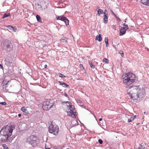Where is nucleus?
<instances>
[{
	"label": "nucleus",
	"instance_id": "obj_52",
	"mask_svg": "<svg viewBox=\"0 0 149 149\" xmlns=\"http://www.w3.org/2000/svg\"><path fill=\"white\" fill-rule=\"evenodd\" d=\"M113 15H114V16L115 17H117V15H116L115 13H114V14Z\"/></svg>",
	"mask_w": 149,
	"mask_h": 149
},
{
	"label": "nucleus",
	"instance_id": "obj_30",
	"mask_svg": "<svg viewBox=\"0 0 149 149\" xmlns=\"http://www.w3.org/2000/svg\"><path fill=\"white\" fill-rule=\"evenodd\" d=\"M111 27L114 30H116V25H112L111 26Z\"/></svg>",
	"mask_w": 149,
	"mask_h": 149
},
{
	"label": "nucleus",
	"instance_id": "obj_12",
	"mask_svg": "<svg viewBox=\"0 0 149 149\" xmlns=\"http://www.w3.org/2000/svg\"><path fill=\"white\" fill-rule=\"evenodd\" d=\"M145 143H141L139 144V149H144L145 148Z\"/></svg>",
	"mask_w": 149,
	"mask_h": 149
},
{
	"label": "nucleus",
	"instance_id": "obj_23",
	"mask_svg": "<svg viewBox=\"0 0 149 149\" xmlns=\"http://www.w3.org/2000/svg\"><path fill=\"white\" fill-rule=\"evenodd\" d=\"M89 63L91 68H95V65L93 64L91 62H89Z\"/></svg>",
	"mask_w": 149,
	"mask_h": 149
},
{
	"label": "nucleus",
	"instance_id": "obj_41",
	"mask_svg": "<svg viewBox=\"0 0 149 149\" xmlns=\"http://www.w3.org/2000/svg\"><path fill=\"white\" fill-rule=\"evenodd\" d=\"M106 43V47H107L108 46V42H105Z\"/></svg>",
	"mask_w": 149,
	"mask_h": 149
},
{
	"label": "nucleus",
	"instance_id": "obj_9",
	"mask_svg": "<svg viewBox=\"0 0 149 149\" xmlns=\"http://www.w3.org/2000/svg\"><path fill=\"white\" fill-rule=\"evenodd\" d=\"M56 18L57 20L64 21L67 26L69 24V20L66 17L62 15L58 16Z\"/></svg>",
	"mask_w": 149,
	"mask_h": 149
},
{
	"label": "nucleus",
	"instance_id": "obj_48",
	"mask_svg": "<svg viewBox=\"0 0 149 149\" xmlns=\"http://www.w3.org/2000/svg\"><path fill=\"white\" fill-rule=\"evenodd\" d=\"M21 116H22L21 114L20 113L18 114V116L19 117H20Z\"/></svg>",
	"mask_w": 149,
	"mask_h": 149
},
{
	"label": "nucleus",
	"instance_id": "obj_3",
	"mask_svg": "<svg viewBox=\"0 0 149 149\" xmlns=\"http://www.w3.org/2000/svg\"><path fill=\"white\" fill-rule=\"evenodd\" d=\"M26 142L33 147H36L39 144V140L37 136L34 135H31L27 138Z\"/></svg>",
	"mask_w": 149,
	"mask_h": 149
},
{
	"label": "nucleus",
	"instance_id": "obj_34",
	"mask_svg": "<svg viewBox=\"0 0 149 149\" xmlns=\"http://www.w3.org/2000/svg\"><path fill=\"white\" fill-rule=\"evenodd\" d=\"M61 42L64 43L66 42L67 41L65 40L62 39L61 40Z\"/></svg>",
	"mask_w": 149,
	"mask_h": 149
},
{
	"label": "nucleus",
	"instance_id": "obj_37",
	"mask_svg": "<svg viewBox=\"0 0 149 149\" xmlns=\"http://www.w3.org/2000/svg\"><path fill=\"white\" fill-rule=\"evenodd\" d=\"M0 104H1L3 105H6V103L5 102H0Z\"/></svg>",
	"mask_w": 149,
	"mask_h": 149
},
{
	"label": "nucleus",
	"instance_id": "obj_13",
	"mask_svg": "<svg viewBox=\"0 0 149 149\" xmlns=\"http://www.w3.org/2000/svg\"><path fill=\"white\" fill-rule=\"evenodd\" d=\"M101 36V34H99L98 36H97L95 38L96 40H97L99 42L101 41L102 40Z\"/></svg>",
	"mask_w": 149,
	"mask_h": 149
},
{
	"label": "nucleus",
	"instance_id": "obj_51",
	"mask_svg": "<svg viewBox=\"0 0 149 149\" xmlns=\"http://www.w3.org/2000/svg\"><path fill=\"white\" fill-rule=\"evenodd\" d=\"M102 120V118H101L99 119V121H101Z\"/></svg>",
	"mask_w": 149,
	"mask_h": 149
},
{
	"label": "nucleus",
	"instance_id": "obj_47",
	"mask_svg": "<svg viewBox=\"0 0 149 149\" xmlns=\"http://www.w3.org/2000/svg\"><path fill=\"white\" fill-rule=\"evenodd\" d=\"M47 65H45L44 66V67L45 68H47Z\"/></svg>",
	"mask_w": 149,
	"mask_h": 149
},
{
	"label": "nucleus",
	"instance_id": "obj_27",
	"mask_svg": "<svg viewBox=\"0 0 149 149\" xmlns=\"http://www.w3.org/2000/svg\"><path fill=\"white\" fill-rule=\"evenodd\" d=\"M103 61L104 62H105L106 63H108L109 62L108 60L106 58H104L103 59Z\"/></svg>",
	"mask_w": 149,
	"mask_h": 149
},
{
	"label": "nucleus",
	"instance_id": "obj_20",
	"mask_svg": "<svg viewBox=\"0 0 149 149\" xmlns=\"http://www.w3.org/2000/svg\"><path fill=\"white\" fill-rule=\"evenodd\" d=\"M10 16V13L6 14L5 13L4 14L3 16V17H2V19H4L5 18Z\"/></svg>",
	"mask_w": 149,
	"mask_h": 149
},
{
	"label": "nucleus",
	"instance_id": "obj_4",
	"mask_svg": "<svg viewBox=\"0 0 149 149\" xmlns=\"http://www.w3.org/2000/svg\"><path fill=\"white\" fill-rule=\"evenodd\" d=\"M49 131L50 133L55 135H57L59 131L58 127L56 125H54L52 123L49 127Z\"/></svg>",
	"mask_w": 149,
	"mask_h": 149
},
{
	"label": "nucleus",
	"instance_id": "obj_28",
	"mask_svg": "<svg viewBox=\"0 0 149 149\" xmlns=\"http://www.w3.org/2000/svg\"><path fill=\"white\" fill-rule=\"evenodd\" d=\"M134 119L132 117H131L130 118H129L128 120V122L129 123L132 122V121L134 120Z\"/></svg>",
	"mask_w": 149,
	"mask_h": 149
},
{
	"label": "nucleus",
	"instance_id": "obj_5",
	"mask_svg": "<svg viewBox=\"0 0 149 149\" xmlns=\"http://www.w3.org/2000/svg\"><path fill=\"white\" fill-rule=\"evenodd\" d=\"M53 105V101L52 100H45V101L43 102L42 104L43 109L46 110L50 109Z\"/></svg>",
	"mask_w": 149,
	"mask_h": 149
},
{
	"label": "nucleus",
	"instance_id": "obj_49",
	"mask_svg": "<svg viewBox=\"0 0 149 149\" xmlns=\"http://www.w3.org/2000/svg\"><path fill=\"white\" fill-rule=\"evenodd\" d=\"M111 13H112V14H113V15L114 14V13L113 12V11L111 10Z\"/></svg>",
	"mask_w": 149,
	"mask_h": 149
},
{
	"label": "nucleus",
	"instance_id": "obj_11",
	"mask_svg": "<svg viewBox=\"0 0 149 149\" xmlns=\"http://www.w3.org/2000/svg\"><path fill=\"white\" fill-rule=\"evenodd\" d=\"M5 46H6L7 48L10 47L11 43L9 41L6 42H5Z\"/></svg>",
	"mask_w": 149,
	"mask_h": 149
},
{
	"label": "nucleus",
	"instance_id": "obj_18",
	"mask_svg": "<svg viewBox=\"0 0 149 149\" xmlns=\"http://www.w3.org/2000/svg\"><path fill=\"white\" fill-rule=\"evenodd\" d=\"M36 17L37 19V20L38 22H42L41 19V18L40 16L39 15H36Z\"/></svg>",
	"mask_w": 149,
	"mask_h": 149
},
{
	"label": "nucleus",
	"instance_id": "obj_35",
	"mask_svg": "<svg viewBox=\"0 0 149 149\" xmlns=\"http://www.w3.org/2000/svg\"><path fill=\"white\" fill-rule=\"evenodd\" d=\"M98 142L100 144H102L103 143V141L101 139H99L98 140Z\"/></svg>",
	"mask_w": 149,
	"mask_h": 149
},
{
	"label": "nucleus",
	"instance_id": "obj_25",
	"mask_svg": "<svg viewBox=\"0 0 149 149\" xmlns=\"http://www.w3.org/2000/svg\"><path fill=\"white\" fill-rule=\"evenodd\" d=\"M62 86L63 87H67V88H69L70 87V86H69V85H68L66 84L65 83H64L63 84V85H62Z\"/></svg>",
	"mask_w": 149,
	"mask_h": 149
},
{
	"label": "nucleus",
	"instance_id": "obj_55",
	"mask_svg": "<svg viewBox=\"0 0 149 149\" xmlns=\"http://www.w3.org/2000/svg\"><path fill=\"white\" fill-rule=\"evenodd\" d=\"M73 122V121H72V122H71V123H72Z\"/></svg>",
	"mask_w": 149,
	"mask_h": 149
},
{
	"label": "nucleus",
	"instance_id": "obj_26",
	"mask_svg": "<svg viewBox=\"0 0 149 149\" xmlns=\"http://www.w3.org/2000/svg\"><path fill=\"white\" fill-rule=\"evenodd\" d=\"M66 104L68 108V107H70L71 105H72L71 104L70 102L68 101L66 102Z\"/></svg>",
	"mask_w": 149,
	"mask_h": 149
},
{
	"label": "nucleus",
	"instance_id": "obj_40",
	"mask_svg": "<svg viewBox=\"0 0 149 149\" xmlns=\"http://www.w3.org/2000/svg\"><path fill=\"white\" fill-rule=\"evenodd\" d=\"M59 82L60 83V85H62H62H63V84L64 83V82H63V81H59Z\"/></svg>",
	"mask_w": 149,
	"mask_h": 149
},
{
	"label": "nucleus",
	"instance_id": "obj_22",
	"mask_svg": "<svg viewBox=\"0 0 149 149\" xmlns=\"http://www.w3.org/2000/svg\"><path fill=\"white\" fill-rule=\"evenodd\" d=\"M103 12L102 10L101 9H99V10H97V14L100 15L102 14Z\"/></svg>",
	"mask_w": 149,
	"mask_h": 149
},
{
	"label": "nucleus",
	"instance_id": "obj_50",
	"mask_svg": "<svg viewBox=\"0 0 149 149\" xmlns=\"http://www.w3.org/2000/svg\"><path fill=\"white\" fill-rule=\"evenodd\" d=\"M73 122H76L77 123V120H74L73 121Z\"/></svg>",
	"mask_w": 149,
	"mask_h": 149
},
{
	"label": "nucleus",
	"instance_id": "obj_42",
	"mask_svg": "<svg viewBox=\"0 0 149 149\" xmlns=\"http://www.w3.org/2000/svg\"><path fill=\"white\" fill-rule=\"evenodd\" d=\"M107 15H104V18H108V17H107Z\"/></svg>",
	"mask_w": 149,
	"mask_h": 149
},
{
	"label": "nucleus",
	"instance_id": "obj_38",
	"mask_svg": "<svg viewBox=\"0 0 149 149\" xmlns=\"http://www.w3.org/2000/svg\"><path fill=\"white\" fill-rule=\"evenodd\" d=\"M103 13H104V15H108L107 12V11L106 10H105Z\"/></svg>",
	"mask_w": 149,
	"mask_h": 149
},
{
	"label": "nucleus",
	"instance_id": "obj_6",
	"mask_svg": "<svg viewBox=\"0 0 149 149\" xmlns=\"http://www.w3.org/2000/svg\"><path fill=\"white\" fill-rule=\"evenodd\" d=\"M139 86H130L129 88L131 89L130 91H129L128 89L127 91V92L128 94L131 97L132 99H134V97H133V94H136L138 92V90Z\"/></svg>",
	"mask_w": 149,
	"mask_h": 149
},
{
	"label": "nucleus",
	"instance_id": "obj_32",
	"mask_svg": "<svg viewBox=\"0 0 149 149\" xmlns=\"http://www.w3.org/2000/svg\"><path fill=\"white\" fill-rule=\"evenodd\" d=\"M115 18L118 22H119L121 21V20L117 16Z\"/></svg>",
	"mask_w": 149,
	"mask_h": 149
},
{
	"label": "nucleus",
	"instance_id": "obj_2",
	"mask_svg": "<svg viewBox=\"0 0 149 149\" xmlns=\"http://www.w3.org/2000/svg\"><path fill=\"white\" fill-rule=\"evenodd\" d=\"M122 77L123 84L127 86H130L137 80L135 74L130 72L123 75Z\"/></svg>",
	"mask_w": 149,
	"mask_h": 149
},
{
	"label": "nucleus",
	"instance_id": "obj_46",
	"mask_svg": "<svg viewBox=\"0 0 149 149\" xmlns=\"http://www.w3.org/2000/svg\"><path fill=\"white\" fill-rule=\"evenodd\" d=\"M64 95L66 97H68V95H67V94H66V93H65Z\"/></svg>",
	"mask_w": 149,
	"mask_h": 149
},
{
	"label": "nucleus",
	"instance_id": "obj_7",
	"mask_svg": "<svg viewBox=\"0 0 149 149\" xmlns=\"http://www.w3.org/2000/svg\"><path fill=\"white\" fill-rule=\"evenodd\" d=\"M68 115L70 116L73 118H76V110L74 106L71 105L68 107V109L67 111Z\"/></svg>",
	"mask_w": 149,
	"mask_h": 149
},
{
	"label": "nucleus",
	"instance_id": "obj_19",
	"mask_svg": "<svg viewBox=\"0 0 149 149\" xmlns=\"http://www.w3.org/2000/svg\"><path fill=\"white\" fill-rule=\"evenodd\" d=\"M7 27L8 28L11 30H13L14 31H15V30L16 29L14 28L12 26H11L8 25L7 26Z\"/></svg>",
	"mask_w": 149,
	"mask_h": 149
},
{
	"label": "nucleus",
	"instance_id": "obj_21",
	"mask_svg": "<svg viewBox=\"0 0 149 149\" xmlns=\"http://www.w3.org/2000/svg\"><path fill=\"white\" fill-rule=\"evenodd\" d=\"M56 75L57 76H59L60 77H66L65 76H64L63 74L60 73H58Z\"/></svg>",
	"mask_w": 149,
	"mask_h": 149
},
{
	"label": "nucleus",
	"instance_id": "obj_29",
	"mask_svg": "<svg viewBox=\"0 0 149 149\" xmlns=\"http://www.w3.org/2000/svg\"><path fill=\"white\" fill-rule=\"evenodd\" d=\"M119 53L121 55V56L123 57L124 55V54L123 52L121 50H120L119 51Z\"/></svg>",
	"mask_w": 149,
	"mask_h": 149
},
{
	"label": "nucleus",
	"instance_id": "obj_43",
	"mask_svg": "<svg viewBox=\"0 0 149 149\" xmlns=\"http://www.w3.org/2000/svg\"><path fill=\"white\" fill-rule=\"evenodd\" d=\"M123 25L124 26L126 27H128L127 25H126L125 23H124Z\"/></svg>",
	"mask_w": 149,
	"mask_h": 149
},
{
	"label": "nucleus",
	"instance_id": "obj_54",
	"mask_svg": "<svg viewBox=\"0 0 149 149\" xmlns=\"http://www.w3.org/2000/svg\"><path fill=\"white\" fill-rule=\"evenodd\" d=\"M73 122V121H72V122H71V123H72Z\"/></svg>",
	"mask_w": 149,
	"mask_h": 149
},
{
	"label": "nucleus",
	"instance_id": "obj_36",
	"mask_svg": "<svg viewBox=\"0 0 149 149\" xmlns=\"http://www.w3.org/2000/svg\"><path fill=\"white\" fill-rule=\"evenodd\" d=\"M3 146L4 148V149H9L6 146V145H3Z\"/></svg>",
	"mask_w": 149,
	"mask_h": 149
},
{
	"label": "nucleus",
	"instance_id": "obj_15",
	"mask_svg": "<svg viewBox=\"0 0 149 149\" xmlns=\"http://www.w3.org/2000/svg\"><path fill=\"white\" fill-rule=\"evenodd\" d=\"M125 33L126 31L125 30H123L121 29H120L119 35L120 36H122L125 34Z\"/></svg>",
	"mask_w": 149,
	"mask_h": 149
},
{
	"label": "nucleus",
	"instance_id": "obj_53",
	"mask_svg": "<svg viewBox=\"0 0 149 149\" xmlns=\"http://www.w3.org/2000/svg\"><path fill=\"white\" fill-rule=\"evenodd\" d=\"M45 149H50V148H46Z\"/></svg>",
	"mask_w": 149,
	"mask_h": 149
},
{
	"label": "nucleus",
	"instance_id": "obj_56",
	"mask_svg": "<svg viewBox=\"0 0 149 149\" xmlns=\"http://www.w3.org/2000/svg\"><path fill=\"white\" fill-rule=\"evenodd\" d=\"M67 149H69L68 148Z\"/></svg>",
	"mask_w": 149,
	"mask_h": 149
},
{
	"label": "nucleus",
	"instance_id": "obj_45",
	"mask_svg": "<svg viewBox=\"0 0 149 149\" xmlns=\"http://www.w3.org/2000/svg\"><path fill=\"white\" fill-rule=\"evenodd\" d=\"M0 68L1 69H3V65L0 64Z\"/></svg>",
	"mask_w": 149,
	"mask_h": 149
},
{
	"label": "nucleus",
	"instance_id": "obj_24",
	"mask_svg": "<svg viewBox=\"0 0 149 149\" xmlns=\"http://www.w3.org/2000/svg\"><path fill=\"white\" fill-rule=\"evenodd\" d=\"M21 109L22 111H23V112L26 113V111H27L26 109L24 107H22Z\"/></svg>",
	"mask_w": 149,
	"mask_h": 149
},
{
	"label": "nucleus",
	"instance_id": "obj_10",
	"mask_svg": "<svg viewBox=\"0 0 149 149\" xmlns=\"http://www.w3.org/2000/svg\"><path fill=\"white\" fill-rule=\"evenodd\" d=\"M141 2L143 5L149 6V0H141Z\"/></svg>",
	"mask_w": 149,
	"mask_h": 149
},
{
	"label": "nucleus",
	"instance_id": "obj_44",
	"mask_svg": "<svg viewBox=\"0 0 149 149\" xmlns=\"http://www.w3.org/2000/svg\"><path fill=\"white\" fill-rule=\"evenodd\" d=\"M132 118H133L134 120L136 117V115L134 116H132Z\"/></svg>",
	"mask_w": 149,
	"mask_h": 149
},
{
	"label": "nucleus",
	"instance_id": "obj_14",
	"mask_svg": "<svg viewBox=\"0 0 149 149\" xmlns=\"http://www.w3.org/2000/svg\"><path fill=\"white\" fill-rule=\"evenodd\" d=\"M40 5H43V6L42 7V8L45 9L47 8V5L46 4L45 2L44 1H42L41 2H40L39 3Z\"/></svg>",
	"mask_w": 149,
	"mask_h": 149
},
{
	"label": "nucleus",
	"instance_id": "obj_16",
	"mask_svg": "<svg viewBox=\"0 0 149 149\" xmlns=\"http://www.w3.org/2000/svg\"><path fill=\"white\" fill-rule=\"evenodd\" d=\"M43 6V5H40L39 3H38V5L36 6V8L38 10H41L43 9L42 7Z\"/></svg>",
	"mask_w": 149,
	"mask_h": 149
},
{
	"label": "nucleus",
	"instance_id": "obj_31",
	"mask_svg": "<svg viewBox=\"0 0 149 149\" xmlns=\"http://www.w3.org/2000/svg\"><path fill=\"white\" fill-rule=\"evenodd\" d=\"M108 22V18H104V22L105 24H106Z\"/></svg>",
	"mask_w": 149,
	"mask_h": 149
},
{
	"label": "nucleus",
	"instance_id": "obj_39",
	"mask_svg": "<svg viewBox=\"0 0 149 149\" xmlns=\"http://www.w3.org/2000/svg\"><path fill=\"white\" fill-rule=\"evenodd\" d=\"M108 38L107 37H106L105 38V39H104V40H105V42H108Z\"/></svg>",
	"mask_w": 149,
	"mask_h": 149
},
{
	"label": "nucleus",
	"instance_id": "obj_8",
	"mask_svg": "<svg viewBox=\"0 0 149 149\" xmlns=\"http://www.w3.org/2000/svg\"><path fill=\"white\" fill-rule=\"evenodd\" d=\"M133 94L134 99L137 100L139 98L140 99L143 97L145 95V93L143 91L139 90V92H137L136 94H135L134 93Z\"/></svg>",
	"mask_w": 149,
	"mask_h": 149
},
{
	"label": "nucleus",
	"instance_id": "obj_33",
	"mask_svg": "<svg viewBox=\"0 0 149 149\" xmlns=\"http://www.w3.org/2000/svg\"><path fill=\"white\" fill-rule=\"evenodd\" d=\"M121 29H122L123 30H125L126 31L128 29V27H126L124 26L123 28H121Z\"/></svg>",
	"mask_w": 149,
	"mask_h": 149
},
{
	"label": "nucleus",
	"instance_id": "obj_17",
	"mask_svg": "<svg viewBox=\"0 0 149 149\" xmlns=\"http://www.w3.org/2000/svg\"><path fill=\"white\" fill-rule=\"evenodd\" d=\"M77 103L80 106H83L84 104L83 102L80 100H77Z\"/></svg>",
	"mask_w": 149,
	"mask_h": 149
},
{
	"label": "nucleus",
	"instance_id": "obj_1",
	"mask_svg": "<svg viewBox=\"0 0 149 149\" xmlns=\"http://www.w3.org/2000/svg\"><path fill=\"white\" fill-rule=\"evenodd\" d=\"M13 127L11 126L6 125L5 128L1 129L0 131V133L1 134V140L2 142H6L9 141V137L12 135Z\"/></svg>",
	"mask_w": 149,
	"mask_h": 149
}]
</instances>
